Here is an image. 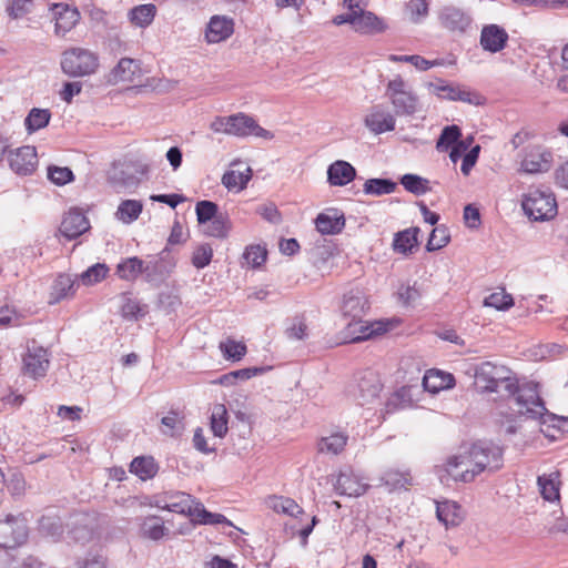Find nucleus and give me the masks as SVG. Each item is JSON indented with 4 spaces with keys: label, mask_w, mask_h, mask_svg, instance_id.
<instances>
[{
    "label": "nucleus",
    "mask_w": 568,
    "mask_h": 568,
    "mask_svg": "<svg viewBox=\"0 0 568 568\" xmlns=\"http://www.w3.org/2000/svg\"><path fill=\"white\" fill-rule=\"evenodd\" d=\"M422 294L416 285L402 286L398 291V297L405 305H415L420 298Z\"/></svg>",
    "instance_id": "69168bd1"
},
{
    "label": "nucleus",
    "mask_w": 568,
    "mask_h": 568,
    "mask_svg": "<svg viewBox=\"0 0 568 568\" xmlns=\"http://www.w3.org/2000/svg\"><path fill=\"white\" fill-rule=\"evenodd\" d=\"M386 29L387 23L374 12L364 9L356 11L354 31L361 34H376Z\"/></svg>",
    "instance_id": "412c9836"
},
{
    "label": "nucleus",
    "mask_w": 568,
    "mask_h": 568,
    "mask_svg": "<svg viewBox=\"0 0 568 568\" xmlns=\"http://www.w3.org/2000/svg\"><path fill=\"white\" fill-rule=\"evenodd\" d=\"M509 36L507 31L498 24L484 26L480 31L479 43L484 51L497 53L507 45Z\"/></svg>",
    "instance_id": "4468645a"
},
{
    "label": "nucleus",
    "mask_w": 568,
    "mask_h": 568,
    "mask_svg": "<svg viewBox=\"0 0 568 568\" xmlns=\"http://www.w3.org/2000/svg\"><path fill=\"white\" fill-rule=\"evenodd\" d=\"M525 214L534 221H548L557 214V202L550 191L531 190L521 203Z\"/></svg>",
    "instance_id": "39448f33"
},
{
    "label": "nucleus",
    "mask_w": 568,
    "mask_h": 568,
    "mask_svg": "<svg viewBox=\"0 0 568 568\" xmlns=\"http://www.w3.org/2000/svg\"><path fill=\"white\" fill-rule=\"evenodd\" d=\"M404 11L409 21L420 23L428 16L429 3L427 0H409Z\"/></svg>",
    "instance_id": "49530a36"
},
{
    "label": "nucleus",
    "mask_w": 568,
    "mask_h": 568,
    "mask_svg": "<svg viewBox=\"0 0 568 568\" xmlns=\"http://www.w3.org/2000/svg\"><path fill=\"white\" fill-rule=\"evenodd\" d=\"M443 99L462 101L474 105L483 103V97L465 85L447 83Z\"/></svg>",
    "instance_id": "7c9ffc66"
},
{
    "label": "nucleus",
    "mask_w": 568,
    "mask_h": 568,
    "mask_svg": "<svg viewBox=\"0 0 568 568\" xmlns=\"http://www.w3.org/2000/svg\"><path fill=\"white\" fill-rule=\"evenodd\" d=\"M106 265L97 263L83 272L80 276V280L84 285H92L103 280L106 276Z\"/></svg>",
    "instance_id": "052dcab7"
},
{
    "label": "nucleus",
    "mask_w": 568,
    "mask_h": 568,
    "mask_svg": "<svg viewBox=\"0 0 568 568\" xmlns=\"http://www.w3.org/2000/svg\"><path fill=\"white\" fill-rule=\"evenodd\" d=\"M475 385L481 393L497 392L503 387L509 395L518 392L516 402L519 413L531 419H539L548 414L544 400L532 387H518V382L509 368L491 362H484L475 369Z\"/></svg>",
    "instance_id": "f257e3e1"
},
{
    "label": "nucleus",
    "mask_w": 568,
    "mask_h": 568,
    "mask_svg": "<svg viewBox=\"0 0 568 568\" xmlns=\"http://www.w3.org/2000/svg\"><path fill=\"white\" fill-rule=\"evenodd\" d=\"M195 508V517L193 523L196 525H227L232 526V523L222 514L210 513L205 509L202 503L197 504Z\"/></svg>",
    "instance_id": "a18cd8bd"
},
{
    "label": "nucleus",
    "mask_w": 568,
    "mask_h": 568,
    "mask_svg": "<svg viewBox=\"0 0 568 568\" xmlns=\"http://www.w3.org/2000/svg\"><path fill=\"white\" fill-rule=\"evenodd\" d=\"M205 225L204 233L209 236L224 239L229 234L230 223L223 215H217Z\"/></svg>",
    "instance_id": "3c124183"
},
{
    "label": "nucleus",
    "mask_w": 568,
    "mask_h": 568,
    "mask_svg": "<svg viewBox=\"0 0 568 568\" xmlns=\"http://www.w3.org/2000/svg\"><path fill=\"white\" fill-rule=\"evenodd\" d=\"M90 229V222L84 213L74 207L69 210L64 215L61 225L60 233L68 240H73L82 235Z\"/></svg>",
    "instance_id": "2eb2a0df"
},
{
    "label": "nucleus",
    "mask_w": 568,
    "mask_h": 568,
    "mask_svg": "<svg viewBox=\"0 0 568 568\" xmlns=\"http://www.w3.org/2000/svg\"><path fill=\"white\" fill-rule=\"evenodd\" d=\"M28 538V525L23 516L8 515L0 520V548L12 549L22 545Z\"/></svg>",
    "instance_id": "0eeeda50"
},
{
    "label": "nucleus",
    "mask_w": 568,
    "mask_h": 568,
    "mask_svg": "<svg viewBox=\"0 0 568 568\" xmlns=\"http://www.w3.org/2000/svg\"><path fill=\"white\" fill-rule=\"evenodd\" d=\"M519 7H536L539 9H556L564 7L567 0H513Z\"/></svg>",
    "instance_id": "0e129e2a"
},
{
    "label": "nucleus",
    "mask_w": 568,
    "mask_h": 568,
    "mask_svg": "<svg viewBox=\"0 0 568 568\" xmlns=\"http://www.w3.org/2000/svg\"><path fill=\"white\" fill-rule=\"evenodd\" d=\"M48 179L57 185H64L73 181L74 175L67 166L51 165L48 168Z\"/></svg>",
    "instance_id": "bf43d9fd"
},
{
    "label": "nucleus",
    "mask_w": 568,
    "mask_h": 568,
    "mask_svg": "<svg viewBox=\"0 0 568 568\" xmlns=\"http://www.w3.org/2000/svg\"><path fill=\"white\" fill-rule=\"evenodd\" d=\"M367 308V298L361 290H351L344 295L342 312L344 316L351 317L352 322L362 318Z\"/></svg>",
    "instance_id": "6ab92c4d"
},
{
    "label": "nucleus",
    "mask_w": 568,
    "mask_h": 568,
    "mask_svg": "<svg viewBox=\"0 0 568 568\" xmlns=\"http://www.w3.org/2000/svg\"><path fill=\"white\" fill-rule=\"evenodd\" d=\"M74 293V282L70 275L60 274L52 286V302L57 303Z\"/></svg>",
    "instance_id": "c03bdc74"
},
{
    "label": "nucleus",
    "mask_w": 568,
    "mask_h": 568,
    "mask_svg": "<svg viewBox=\"0 0 568 568\" xmlns=\"http://www.w3.org/2000/svg\"><path fill=\"white\" fill-rule=\"evenodd\" d=\"M251 178H252V170L250 166H245L243 171L230 170L223 174L222 184L230 191L231 190L242 191L246 187Z\"/></svg>",
    "instance_id": "72a5a7b5"
},
{
    "label": "nucleus",
    "mask_w": 568,
    "mask_h": 568,
    "mask_svg": "<svg viewBox=\"0 0 568 568\" xmlns=\"http://www.w3.org/2000/svg\"><path fill=\"white\" fill-rule=\"evenodd\" d=\"M233 114L229 116H216L210 124V129L215 133L232 135Z\"/></svg>",
    "instance_id": "338daca9"
},
{
    "label": "nucleus",
    "mask_w": 568,
    "mask_h": 568,
    "mask_svg": "<svg viewBox=\"0 0 568 568\" xmlns=\"http://www.w3.org/2000/svg\"><path fill=\"white\" fill-rule=\"evenodd\" d=\"M445 471L455 481L469 483L475 479L476 471L473 458H470V445L460 447L458 454L447 459Z\"/></svg>",
    "instance_id": "6e6552de"
},
{
    "label": "nucleus",
    "mask_w": 568,
    "mask_h": 568,
    "mask_svg": "<svg viewBox=\"0 0 568 568\" xmlns=\"http://www.w3.org/2000/svg\"><path fill=\"white\" fill-rule=\"evenodd\" d=\"M396 120L393 114L381 110L378 106L373 108L365 118V125L375 134H381L395 129Z\"/></svg>",
    "instance_id": "bb28decb"
},
{
    "label": "nucleus",
    "mask_w": 568,
    "mask_h": 568,
    "mask_svg": "<svg viewBox=\"0 0 568 568\" xmlns=\"http://www.w3.org/2000/svg\"><path fill=\"white\" fill-rule=\"evenodd\" d=\"M436 516L446 528L456 527L464 520L465 514L460 505L456 501H437Z\"/></svg>",
    "instance_id": "b1692460"
},
{
    "label": "nucleus",
    "mask_w": 568,
    "mask_h": 568,
    "mask_svg": "<svg viewBox=\"0 0 568 568\" xmlns=\"http://www.w3.org/2000/svg\"><path fill=\"white\" fill-rule=\"evenodd\" d=\"M367 485L352 473H341L337 477L335 489L339 495L357 497L366 491Z\"/></svg>",
    "instance_id": "c756f323"
},
{
    "label": "nucleus",
    "mask_w": 568,
    "mask_h": 568,
    "mask_svg": "<svg viewBox=\"0 0 568 568\" xmlns=\"http://www.w3.org/2000/svg\"><path fill=\"white\" fill-rule=\"evenodd\" d=\"M382 480L386 486L396 489L410 485L412 478L408 473L389 469L383 474Z\"/></svg>",
    "instance_id": "603ef678"
},
{
    "label": "nucleus",
    "mask_w": 568,
    "mask_h": 568,
    "mask_svg": "<svg viewBox=\"0 0 568 568\" xmlns=\"http://www.w3.org/2000/svg\"><path fill=\"white\" fill-rule=\"evenodd\" d=\"M484 305L494 307L498 311H506L514 305V300L510 294L505 291L491 293L484 300Z\"/></svg>",
    "instance_id": "5fc2aeb1"
},
{
    "label": "nucleus",
    "mask_w": 568,
    "mask_h": 568,
    "mask_svg": "<svg viewBox=\"0 0 568 568\" xmlns=\"http://www.w3.org/2000/svg\"><path fill=\"white\" fill-rule=\"evenodd\" d=\"M349 333L356 334L352 337L353 342L371 338L374 335H379L389 329L388 321H377L371 325L365 324L359 320L348 323L347 325Z\"/></svg>",
    "instance_id": "393cba45"
},
{
    "label": "nucleus",
    "mask_w": 568,
    "mask_h": 568,
    "mask_svg": "<svg viewBox=\"0 0 568 568\" xmlns=\"http://www.w3.org/2000/svg\"><path fill=\"white\" fill-rule=\"evenodd\" d=\"M7 487L13 497H21L26 491V480L21 474L14 473L9 478Z\"/></svg>",
    "instance_id": "774afa93"
},
{
    "label": "nucleus",
    "mask_w": 568,
    "mask_h": 568,
    "mask_svg": "<svg viewBox=\"0 0 568 568\" xmlns=\"http://www.w3.org/2000/svg\"><path fill=\"white\" fill-rule=\"evenodd\" d=\"M148 313V305L141 304L128 294L122 296L121 314L124 320L138 321Z\"/></svg>",
    "instance_id": "e433bc0d"
},
{
    "label": "nucleus",
    "mask_w": 568,
    "mask_h": 568,
    "mask_svg": "<svg viewBox=\"0 0 568 568\" xmlns=\"http://www.w3.org/2000/svg\"><path fill=\"white\" fill-rule=\"evenodd\" d=\"M155 12L156 8L154 4H141L129 11V19L132 24L145 28L152 23Z\"/></svg>",
    "instance_id": "58836bf2"
},
{
    "label": "nucleus",
    "mask_w": 568,
    "mask_h": 568,
    "mask_svg": "<svg viewBox=\"0 0 568 568\" xmlns=\"http://www.w3.org/2000/svg\"><path fill=\"white\" fill-rule=\"evenodd\" d=\"M234 32V21L226 16H213L205 31L209 43H219L229 39Z\"/></svg>",
    "instance_id": "a211bd4d"
},
{
    "label": "nucleus",
    "mask_w": 568,
    "mask_h": 568,
    "mask_svg": "<svg viewBox=\"0 0 568 568\" xmlns=\"http://www.w3.org/2000/svg\"><path fill=\"white\" fill-rule=\"evenodd\" d=\"M161 432L164 435L175 436L180 434L183 429L182 418L179 413L172 410L166 416L161 419Z\"/></svg>",
    "instance_id": "6e6d98bb"
},
{
    "label": "nucleus",
    "mask_w": 568,
    "mask_h": 568,
    "mask_svg": "<svg viewBox=\"0 0 568 568\" xmlns=\"http://www.w3.org/2000/svg\"><path fill=\"white\" fill-rule=\"evenodd\" d=\"M143 204L138 200L122 201L115 212V219L124 224H131L139 219L142 213Z\"/></svg>",
    "instance_id": "c9c22d12"
},
{
    "label": "nucleus",
    "mask_w": 568,
    "mask_h": 568,
    "mask_svg": "<svg viewBox=\"0 0 568 568\" xmlns=\"http://www.w3.org/2000/svg\"><path fill=\"white\" fill-rule=\"evenodd\" d=\"M140 73V64L131 58H122L105 75L108 84L115 85L121 82H133Z\"/></svg>",
    "instance_id": "dca6fc26"
},
{
    "label": "nucleus",
    "mask_w": 568,
    "mask_h": 568,
    "mask_svg": "<svg viewBox=\"0 0 568 568\" xmlns=\"http://www.w3.org/2000/svg\"><path fill=\"white\" fill-rule=\"evenodd\" d=\"M232 122V135L240 138L255 135L257 138H263L266 140H272L274 138V134L271 131L260 126L252 116L245 113L240 112L233 114Z\"/></svg>",
    "instance_id": "ddd939ff"
},
{
    "label": "nucleus",
    "mask_w": 568,
    "mask_h": 568,
    "mask_svg": "<svg viewBox=\"0 0 568 568\" xmlns=\"http://www.w3.org/2000/svg\"><path fill=\"white\" fill-rule=\"evenodd\" d=\"M470 458L475 465L476 476L483 471L494 473L503 466L501 448L487 442L471 444Z\"/></svg>",
    "instance_id": "423d86ee"
},
{
    "label": "nucleus",
    "mask_w": 568,
    "mask_h": 568,
    "mask_svg": "<svg viewBox=\"0 0 568 568\" xmlns=\"http://www.w3.org/2000/svg\"><path fill=\"white\" fill-rule=\"evenodd\" d=\"M243 258L247 265L258 267L266 260V250L260 245H251L245 250Z\"/></svg>",
    "instance_id": "680f3d73"
},
{
    "label": "nucleus",
    "mask_w": 568,
    "mask_h": 568,
    "mask_svg": "<svg viewBox=\"0 0 568 568\" xmlns=\"http://www.w3.org/2000/svg\"><path fill=\"white\" fill-rule=\"evenodd\" d=\"M440 23L450 31L464 32L470 24V18L460 9L445 7L439 13Z\"/></svg>",
    "instance_id": "a878e982"
},
{
    "label": "nucleus",
    "mask_w": 568,
    "mask_h": 568,
    "mask_svg": "<svg viewBox=\"0 0 568 568\" xmlns=\"http://www.w3.org/2000/svg\"><path fill=\"white\" fill-rule=\"evenodd\" d=\"M40 531L52 539H58L63 534L61 518L57 515H43L39 520Z\"/></svg>",
    "instance_id": "37998d69"
},
{
    "label": "nucleus",
    "mask_w": 568,
    "mask_h": 568,
    "mask_svg": "<svg viewBox=\"0 0 568 568\" xmlns=\"http://www.w3.org/2000/svg\"><path fill=\"white\" fill-rule=\"evenodd\" d=\"M161 271V261H150L149 263H144L138 256L128 257L121 261L116 265V275L124 281H134L141 274H145L148 280H151L152 274L154 272Z\"/></svg>",
    "instance_id": "9d476101"
},
{
    "label": "nucleus",
    "mask_w": 568,
    "mask_h": 568,
    "mask_svg": "<svg viewBox=\"0 0 568 568\" xmlns=\"http://www.w3.org/2000/svg\"><path fill=\"white\" fill-rule=\"evenodd\" d=\"M8 161L11 170L19 175H29L38 165V155L34 146L26 145L10 151Z\"/></svg>",
    "instance_id": "9b49d317"
},
{
    "label": "nucleus",
    "mask_w": 568,
    "mask_h": 568,
    "mask_svg": "<svg viewBox=\"0 0 568 568\" xmlns=\"http://www.w3.org/2000/svg\"><path fill=\"white\" fill-rule=\"evenodd\" d=\"M518 171L528 175L547 173L554 165L552 151L542 144H528L518 154Z\"/></svg>",
    "instance_id": "20e7f679"
},
{
    "label": "nucleus",
    "mask_w": 568,
    "mask_h": 568,
    "mask_svg": "<svg viewBox=\"0 0 568 568\" xmlns=\"http://www.w3.org/2000/svg\"><path fill=\"white\" fill-rule=\"evenodd\" d=\"M455 384V378L452 374L440 372L437 369H429L423 377V386L425 390L436 394L440 390L448 389Z\"/></svg>",
    "instance_id": "c85d7f7f"
},
{
    "label": "nucleus",
    "mask_w": 568,
    "mask_h": 568,
    "mask_svg": "<svg viewBox=\"0 0 568 568\" xmlns=\"http://www.w3.org/2000/svg\"><path fill=\"white\" fill-rule=\"evenodd\" d=\"M219 206L212 201H199L195 205V212L199 224H206L217 216Z\"/></svg>",
    "instance_id": "864d4df0"
},
{
    "label": "nucleus",
    "mask_w": 568,
    "mask_h": 568,
    "mask_svg": "<svg viewBox=\"0 0 568 568\" xmlns=\"http://www.w3.org/2000/svg\"><path fill=\"white\" fill-rule=\"evenodd\" d=\"M61 69L71 78H83L94 74L100 67L98 53L81 47L67 49L61 55Z\"/></svg>",
    "instance_id": "f03ea898"
},
{
    "label": "nucleus",
    "mask_w": 568,
    "mask_h": 568,
    "mask_svg": "<svg viewBox=\"0 0 568 568\" xmlns=\"http://www.w3.org/2000/svg\"><path fill=\"white\" fill-rule=\"evenodd\" d=\"M382 387L379 377L374 372H365L357 382V393L355 394L357 404L365 406L375 403Z\"/></svg>",
    "instance_id": "f8f14e48"
},
{
    "label": "nucleus",
    "mask_w": 568,
    "mask_h": 568,
    "mask_svg": "<svg viewBox=\"0 0 568 568\" xmlns=\"http://www.w3.org/2000/svg\"><path fill=\"white\" fill-rule=\"evenodd\" d=\"M158 469V465L151 456L135 457L130 465V471L135 474L142 480L153 478L156 475Z\"/></svg>",
    "instance_id": "f704fd0d"
},
{
    "label": "nucleus",
    "mask_w": 568,
    "mask_h": 568,
    "mask_svg": "<svg viewBox=\"0 0 568 568\" xmlns=\"http://www.w3.org/2000/svg\"><path fill=\"white\" fill-rule=\"evenodd\" d=\"M397 184L389 179H368L364 183L363 192L367 195L382 196L390 194L396 190Z\"/></svg>",
    "instance_id": "4c0bfd02"
},
{
    "label": "nucleus",
    "mask_w": 568,
    "mask_h": 568,
    "mask_svg": "<svg viewBox=\"0 0 568 568\" xmlns=\"http://www.w3.org/2000/svg\"><path fill=\"white\" fill-rule=\"evenodd\" d=\"M170 528L165 526L164 520L156 515H149L140 519L139 535L143 539L160 541L168 537Z\"/></svg>",
    "instance_id": "aec40b11"
},
{
    "label": "nucleus",
    "mask_w": 568,
    "mask_h": 568,
    "mask_svg": "<svg viewBox=\"0 0 568 568\" xmlns=\"http://www.w3.org/2000/svg\"><path fill=\"white\" fill-rule=\"evenodd\" d=\"M559 471L538 476L537 484L545 500L555 501L559 499Z\"/></svg>",
    "instance_id": "473e14b6"
},
{
    "label": "nucleus",
    "mask_w": 568,
    "mask_h": 568,
    "mask_svg": "<svg viewBox=\"0 0 568 568\" xmlns=\"http://www.w3.org/2000/svg\"><path fill=\"white\" fill-rule=\"evenodd\" d=\"M348 442V435L344 432H335L328 436L322 437L317 443L320 453L328 455L341 454Z\"/></svg>",
    "instance_id": "2f4dec72"
},
{
    "label": "nucleus",
    "mask_w": 568,
    "mask_h": 568,
    "mask_svg": "<svg viewBox=\"0 0 568 568\" xmlns=\"http://www.w3.org/2000/svg\"><path fill=\"white\" fill-rule=\"evenodd\" d=\"M449 242L448 230L445 226L435 227L428 239L426 248L429 252L440 250Z\"/></svg>",
    "instance_id": "4d7b16f0"
},
{
    "label": "nucleus",
    "mask_w": 568,
    "mask_h": 568,
    "mask_svg": "<svg viewBox=\"0 0 568 568\" xmlns=\"http://www.w3.org/2000/svg\"><path fill=\"white\" fill-rule=\"evenodd\" d=\"M211 430L214 436L223 438L227 433V410L223 404L214 405L211 414Z\"/></svg>",
    "instance_id": "a19ab883"
},
{
    "label": "nucleus",
    "mask_w": 568,
    "mask_h": 568,
    "mask_svg": "<svg viewBox=\"0 0 568 568\" xmlns=\"http://www.w3.org/2000/svg\"><path fill=\"white\" fill-rule=\"evenodd\" d=\"M23 363L26 374L34 378L43 376L49 366L48 353L42 347H29Z\"/></svg>",
    "instance_id": "4be33fe9"
},
{
    "label": "nucleus",
    "mask_w": 568,
    "mask_h": 568,
    "mask_svg": "<svg viewBox=\"0 0 568 568\" xmlns=\"http://www.w3.org/2000/svg\"><path fill=\"white\" fill-rule=\"evenodd\" d=\"M51 119V113L48 109L33 108L24 119V125L28 132L32 133L40 129L45 128Z\"/></svg>",
    "instance_id": "79ce46f5"
},
{
    "label": "nucleus",
    "mask_w": 568,
    "mask_h": 568,
    "mask_svg": "<svg viewBox=\"0 0 568 568\" xmlns=\"http://www.w3.org/2000/svg\"><path fill=\"white\" fill-rule=\"evenodd\" d=\"M316 230L324 235H335L345 227L344 213L337 209H328L315 219Z\"/></svg>",
    "instance_id": "f3484780"
},
{
    "label": "nucleus",
    "mask_w": 568,
    "mask_h": 568,
    "mask_svg": "<svg viewBox=\"0 0 568 568\" xmlns=\"http://www.w3.org/2000/svg\"><path fill=\"white\" fill-rule=\"evenodd\" d=\"M197 504H200V501L192 497L190 494L183 491H174L165 494L162 499L155 503V507L162 510L189 516L193 521Z\"/></svg>",
    "instance_id": "1a4fd4ad"
},
{
    "label": "nucleus",
    "mask_w": 568,
    "mask_h": 568,
    "mask_svg": "<svg viewBox=\"0 0 568 568\" xmlns=\"http://www.w3.org/2000/svg\"><path fill=\"white\" fill-rule=\"evenodd\" d=\"M418 229H407L396 233L393 242L394 250L396 252L406 254L417 245Z\"/></svg>",
    "instance_id": "ea45409f"
},
{
    "label": "nucleus",
    "mask_w": 568,
    "mask_h": 568,
    "mask_svg": "<svg viewBox=\"0 0 568 568\" xmlns=\"http://www.w3.org/2000/svg\"><path fill=\"white\" fill-rule=\"evenodd\" d=\"M356 176L355 168L343 160L335 161L328 166L327 180L331 185L344 186Z\"/></svg>",
    "instance_id": "cd10ccee"
},
{
    "label": "nucleus",
    "mask_w": 568,
    "mask_h": 568,
    "mask_svg": "<svg viewBox=\"0 0 568 568\" xmlns=\"http://www.w3.org/2000/svg\"><path fill=\"white\" fill-rule=\"evenodd\" d=\"M404 189L415 195H423L429 191V181L416 174H404L400 178Z\"/></svg>",
    "instance_id": "de8ad7c7"
},
{
    "label": "nucleus",
    "mask_w": 568,
    "mask_h": 568,
    "mask_svg": "<svg viewBox=\"0 0 568 568\" xmlns=\"http://www.w3.org/2000/svg\"><path fill=\"white\" fill-rule=\"evenodd\" d=\"M460 135L462 131L457 125L453 124L445 126L437 140L436 149L438 151H446L448 148L458 143Z\"/></svg>",
    "instance_id": "09e8293b"
},
{
    "label": "nucleus",
    "mask_w": 568,
    "mask_h": 568,
    "mask_svg": "<svg viewBox=\"0 0 568 568\" xmlns=\"http://www.w3.org/2000/svg\"><path fill=\"white\" fill-rule=\"evenodd\" d=\"M220 349L226 359L240 361L246 354V345L232 338L220 343Z\"/></svg>",
    "instance_id": "8fccbe9b"
},
{
    "label": "nucleus",
    "mask_w": 568,
    "mask_h": 568,
    "mask_svg": "<svg viewBox=\"0 0 568 568\" xmlns=\"http://www.w3.org/2000/svg\"><path fill=\"white\" fill-rule=\"evenodd\" d=\"M388 60L392 62H407L413 64L417 70L426 71L429 68L438 64L436 61H429L425 58L413 54V55H397V54H390L388 57Z\"/></svg>",
    "instance_id": "13d9d810"
},
{
    "label": "nucleus",
    "mask_w": 568,
    "mask_h": 568,
    "mask_svg": "<svg viewBox=\"0 0 568 568\" xmlns=\"http://www.w3.org/2000/svg\"><path fill=\"white\" fill-rule=\"evenodd\" d=\"M213 250L209 244H202L195 248L192 256V264L196 268H204L212 260Z\"/></svg>",
    "instance_id": "e2e57ef3"
},
{
    "label": "nucleus",
    "mask_w": 568,
    "mask_h": 568,
    "mask_svg": "<svg viewBox=\"0 0 568 568\" xmlns=\"http://www.w3.org/2000/svg\"><path fill=\"white\" fill-rule=\"evenodd\" d=\"M52 11L55 20V33L60 36L69 32L80 19L78 9L71 8L68 4L55 3L52 7Z\"/></svg>",
    "instance_id": "5701e85b"
},
{
    "label": "nucleus",
    "mask_w": 568,
    "mask_h": 568,
    "mask_svg": "<svg viewBox=\"0 0 568 568\" xmlns=\"http://www.w3.org/2000/svg\"><path fill=\"white\" fill-rule=\"evenodd\" d=\"M385 95L390 101L396 115H413L420 109L418 97L400 75L388 81Z\"/></svg>",
    "instance_id": "7ed1b4c3"
}]
</instances>
